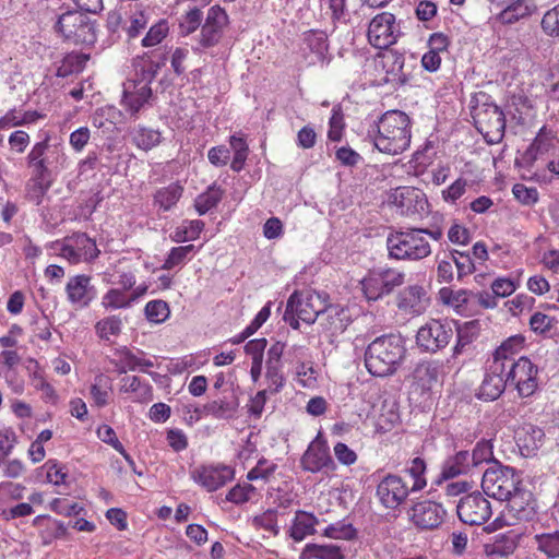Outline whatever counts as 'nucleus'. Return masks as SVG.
I'll return each mask as SVG.
<instances>
[{
	"label": "nucleus",
	"instance_id": "nucleus-1",
	"mask_svg": "<svg viewBox=\"0 0 559 559\" xmlns=\"http://www.w3.org/2000/svg\"><path fill=\"white\" fill-rule=\"evenodd\" d=\"M373 132V144L380 152L401 154L411 144V119L403 111L389 110L374 123Z\"/></svg>",
	"mask_w": 559,
	"mask_h": 559
},
{
	"label": "nucleus",
	"instance_id": "nucleus-2",
	"mask_svg": "<svg viewBox=\"0 0 559 559\" xmlns=\"http://www.w3.org/2000/svg\"><path fill=\"white\" fill-rule=\"evenodd\" d=\"M389 257L394 260L419 261L431 253L423 228L390 234L386 238Z\"/></svg>",
	"mask_w": 559,
	"mask_h": 559
},
{
	"label": "nucleus",
	"instance_id": "nucleus-3",
	"mask_svg": "<svg viewBox=\"0 0 559 559\" xmlns=\"http://www.w3.org/2000/svg\"><path fill=\"white\" fill-rule=\"evenodd\" d=\"M326 308L328 300L323 295L310 289L295 292L287 301L284 320L292 328L298 329V320L311 324Z\"/></svg>",
	"mask_w": 559,
	"mask_h": 559
},
{
	"label": "nucleus",
	"instance_id": "nucleus-4",
	"mask_svg": "<svg viewBox=\"0 0 559 559\" xmlns=\"http://www.w3.org/2000/svg\"><path fill=\"white\" fill-rule=\"evenodd\" d=\"M406 274L394 267L379 266L369 270L359 284L368 301H377L390 295L405 283Z\"/></svg>",
	"mask_w": 559,
	"mask_h": 559
},
{
	"label": "nucleus",
	"instance_id": "nucleus-5",
	"mask_svg": "<svg viewBox=\"0 0 559 559\" xmlns=\"http://www.w3.org/2000/svg\"><path fill=\"white\" fill-rule=\"evenodd\" d=\"M158 66L148 62L136 72V78L123 84L121 105L131 115H136L152 96L151 83L157 73Z\"/></svg>",
	"mask_w": 559,
	"mask_h": 559
},
{
	"label": "nucleus",
	"instance_id": "nucleus-6",
	"mask_svg": "<svg viewBox=\"0 0 559 559\" xmlns=\"http://www.w3.org/2000/svg\"><path fill=\"white\" fill-rule=\"evenodd\" d=\"M53 29L64 40H71L74 44L91 45L96 40L93 22L80 11H67L60 14Z\"/></svg>",
	"mask_w": 559,
	"mask_h": 559
},
{
	"label": "nucleus",
	"instance_id": "nucleus-7",
	"mask_svg": "<svg viewBox=\"0 0 559 559\" xmlns=\"http://www.w3.org/2000/svg\"><path fill=\"white\" fill-rule=\"evenodd\" d=\"M53 254L59 255L72 264L81 261H91L98 257L99 250L95 241L86 234L78 233L50 245Z\"/></svg>",
	"mask_w": 559,
	"mask_h": 559
},
{
	"label": "nucleus",
	"instance_id": "nucleus-8",
	"mask_svg": "<svg viewBox=\"0 0 559 559\" xmlns=\"http://www.w3.org/2000/svg\"><path fill=\"white\" fill-rule=\"evenodd\" d=\"M472 117L477 130L490 143H499L504 134L506 119L502 110L492 103L477 104L473 107Z\"/></svg>",
	"mask_w": 559,
	"mask_h": 559
},
{
	"label": "nucleus",
	"instance_id": "nucleus-9",
	"mask_svg": "<svg viewBox=\"0 0 559 559\" xmlns=\"http://www.w3.org/2000/svg\"><path fill=\"white\" fill-rule=\"evenodd\" d=\"M519 483V477L513 468L495 466L485 471L481 488L487 496L504 501L515 492Z\"/></svg>",
	"mask_w": 559,
	"mask_h": 559
},
{
	"label": "nucleus",
	"instance_id": "nucleus-10",
	"mask_svg": "<svg viewBox=\"0 0 559 559\" xmlns=\"http://www.w3.org/2000/svg\"><path fill=\"white\" fill-rule=\"evenodd\" d=\"M507 352H493L491 359L487 361V372L479 386L477 396L485 401L497 400L504 391L508 384L507 371Z\"/></svg>",
	"mask_w": 559,
	"mask_h": 559
},
{
	"label": "nucleus",
	"instance_id": "nucleus-11",
	"mask_svg": "<svg viewBox=\"0 0 559 559\" xmlns=\"http://www.w3.org/2000/svg\"><path fill=\"white\" fill-rule=\"evenodd\" d=\"M508 383L514 385L522 397H528L537 389V368L526 357H520L518 360L507 353Z\"/></svg>",
	"mask_w": 559,
	"mask_h": 559
},
{
	"label": "nucleus",
	"instance_id": "nucleus-12",
	"mask_svg": "<svg viewBox=\"0 0 559 559\" xmlns=\"http://www.w3.org/2000/svg\"><path fill=\"white\" fill-rule=\"evenodd\" d=\"M389 204L407 217H421L427 213L428 201L426 194L414 187H397L393 189L388 199Z\"/></svg>",
	"mask_w": 559,
	"mask_h": 559
},
{
	"label": "nucleus",
	"instance_id": "nucleus-13",
	"mask_svg": "<svg viewBox=\"0 0 559 559\" xmlns=\"http://www.w3.org/2000/svg\"><path fill=\"white\" fill-rule=\"evenodd\" d=\"M228 15L224 9L218 5H213L207 10L204 23L201 25L197 46L193 48L195 51H202L217 46L228 26Z\"/></svg>",
	"mask_w": 559,
	"mask_h": 559
},
{
	"label": "nucleus",
	"instance_id": "nucleus-14",
	"mask_svg": "<svg viewBox=\"0 0 559 559\" xmlns=\"http://www.w3.org/2000/svg\"><path fill=\"white\" fill-rule=\"evenodd\" d=\"M300 465L304 471L309 473H329L336 468V465L330 454V449L321 432L309 443L307 450L300 459Z\"/></svg>",
	"mask_w": 559,
	"mask_h": 559
},
{
	"label": "nucleus",
	"instance_id": "nucleus-15",
	"mask_svg": "<svg viewBox=\"0 0 559 559\" xmlns=\"http://www.w3.org/2000/svg\"><path fill=\"white\" fill-rule=\"evenodd\" d=\"M413 492L404 479L395 474H388L377 485L376 496L385 509L395 510Z\"/></svg>",
	"mask_w": 559,
	"mask_h": 559
},
{
	"label": "nucleus",
	"instance_id": "nucleus-16",
	"mask_svg": "<svg viewBox=\"0 0 559 559\" xmlns=\"http://www.w3.org/2000/svg\"><path fill=\"white\" fill-rule=\"evenodd\" d=\"M456 512L463 523L481 525L491 516V506L480 492H474L461 498Z\"/></svg>",
	"mask_w": 559,
	"mask_h": 559
},
{
	"label": "nucleus",
	"instance_id": "nucleus-17",
	"mask_svg": "<svg viewBox=\"0 0 559 559\" xmlns=\"http://www.w3.org/2000/svg\"><path fill=\"white\" fill-rule=\"evenodd\" d=\"M395 305L401 313L414 318L426 312L430 297L423 285H408L397 293Z\"/></svg>",
	"mask_w": 559,
	"mask_h": 559
},
{
	"label": "nucleus",
	"instance_id": "nucleus-18",
	"mask_svg": "<svg viewBox=\"0 0 559 559\" xmlns=\"http://www.w3.org/2000/svg\"><path fill=\"white\" fill-rule=\"evenodd\" d=\"M369 43L379 49H385L396 41L395 16L389 12L376 15L367 32Z\"/></svg>",
	"mask_w": 559,
	"mask_h": 559
},
{
	"label": "nucleus",
	"instance_id": "nucleus-19",
	"mask_svg": "<svg viewBox=\"0 0 559 559\" xmlns=\"http://www.w3.org/2000/svg\"><path fill=\"white\" fill-rule=\"evenodd\" d=\"M492 5L500 8L497 20L501 24L511 25L530 19L537 12L535 0H488Z\"/></svg>",
	"mask_w": 559,
	"mask_h": 559
},
{
	"label": "nucleus",
	"instance_id": "nucleus-20",
	"mask_svg": "<svg viewBox=\"0 0 559 559\" xmlns=\"http://www.w3.org/2000/svg\"><path fill=\"white\" fill-rule=\"evenodd\" d=\"M67 300L76 309H83L96 298L97 290L85 274L71 276L66 285Z\"/></svg>",
	"mask_w": 559,
	"mask_h": 559
},
{
	"label": "nucleus",
	"instance_id": "nucleus-21",
	"mask_svg": "<svg viewBox=\"0 0 559 559\" xmlns=\"http://www.w3.org/2000/svg\"><path fill=\"white\" fill-rule=\"evenodd\" d=\"M445 511L441 504L425 500L415 503L409 510L413 524L420 530H433L444 520Z\"/></svg>",
	"mask_w": 559,
	"mask_h": 559
},
{
	"label": "nucleus",
	"instance_id": "nucleus-22",
	"mask_svg": "<svg viewBox=\"0 0 559 559\" xmlns=\"http://www.w3.org/2000/svg\"><path fill=\"white\" fill-rule=\"evenodd\" d=\"M192 479L207 491H215L234 478V471L228 466H200L191 472Z\"/></svg>",
	"mask_w": 559,
	"mask_h": 559
},
{
	"label": "nucleus",
	"instance_id": "nucleus-23",
	"mask_svg": "<svg viewBox=\"0 0 559 559\" xmlns=\"http://www.w3.org/2000/svg\"><path fill=\"white\" fill-rule=\"evenodd\" d=\"M452 337V331L445 329L439 321H431L417 332V344L423 349H442Z\"/></svg>",
	"mask_w": 559,
	"mask_h": 559
},
{
	"label": "nucleus",
	"instance_id": "nucleus-24",
	"mask_svg": "<svg viewBox=\"0 0 559 559\" xmlns=\"http://www.w3.org/2000/svg\"><path fill=\"white\" fill-rule=\"evenodd\" d=\"M402 358L401 352H365L366 368L376 377L392 374Z\"/></svg>",
	"mask_w": 559,
	"mask_h": 559
},
{
	"label": "nucleus",
	"instance_id": "nucleus-25",
	"mask_svg": "<svg viewBox=\"0 0 559 559\" xmlns=\"http://www.w3.org/2000/svg\"><path fill=\"white\" fill-rule=\"evenodd\" d=\"M405 58L404 55L385 48L384 51L378 55V63L385 71L386 81L404 82L405 74L403 73Z\"/></svg>",
	"mask_w": 559,
	"mask_h": 559
},
{
	"label": "nucleus",
	"instance_id": "nucleus-26",
	"mask_svg": "<svg viewBox=\"0 0 559 559\" xmlns=\"http://www.w3.org/2000/svg\"><path fill=\"white\" fill-rule=\"evenodd\" d=\"M412 393L428 394L438 383V369L430 364H420L414 370Z\"/></svg>",
	"mask_w": 559,
	"mask_h": 559
},
{
	"label": "nucleus",
	"instance_id": "nucleus-27",
	"mask_svg": "<svg viewBox=\"0 0 559 559\" xmlns=\"http://www.w3.org/2000/svg\"><path fill=\"white\" fill-rule=\"evenodd\" d=\"M319 520L312 513L306 511H297L289 528V536L295 542H301L307 536L316 533V525Z\"/></svg>",
	"mask_w": 559,
	"mask_h": 559
},
{
	"label": "nucleus",
	"instance_id": "nucleus-28",
	"mask_svg": "<svg viewBox=\"0 0 559 559\" xmlns=\"http://www.w3.org/2000/svg\"><path fill=\"white\" fill-rule=\"evenodd\" d=\"M305 44L311 51L309 64L323 63L328 53V36L321 31H310L305 36Z\"/></svg>",
	"mask_w": 559,
	"mask_h": 559
},
{
	"label": "nucleus",
	"instance_id": "nucleus-29",
	"mask_svg": "<svg viewBox=\"0 0 559 559\" xmlns=\"http://www.w3.org/2000/svg\"><path fill=\"white\" fill-rule=\"evenodd\" d=\"M282 352H269L266 361V379L267 390L277 393L284 385V377L282 373Z\"/></svg>",
	"mask_w": 559,
	"mask_h": 559
},
{
	"label": "nucleus",
	"instance_id": "nucleus-30",
	"mask_svg": "<svg viewBox=\"0 0 559 559\" xmlns=\"http://www.w3.org/2000/svg\"><path fill=\"white\" fill-rule=\"evenodd\" d=\"M299 559H345L342 548L334 544H307Z\"/></svg>",
	"mask_w": 559,
	"mask_h": 559
},
{
	"label": "nucleus",
	"instance_id": "nucleus-31",
	"mask_svg": "<svg viewBox=\"0 0 559 559\" xmlns=\"http://www.w3.org/2000/svg\"><path fill=\"white\" fill-rule=\"evenodd\" d=\"M469 456L467 451H460L454 456L448 459L442 466V478L451 479L466 474L469 469Z\"/></svg>",
	"mask_w": 559,
	"mask_h": 559
},
{
	"label": "nucleus",
	"instance_id": "nucleus-32",
	"mask_svg": "<svg viewBox=\"0 0 559 559\" xmlns=\"http://www.w3.org/2000/svg\"><path fill=\"white\" fill-rule=\"evenodd\" d=\"M204 228V223L200 219L183 221L171 234V240L175 242H187L197 239Z\"/></svg>",
	"mask_w": 559,
	"mask_h": 559
},
{
	"label": "nucleus",
	"instance_id": "nucleus-33",
	"mask_svg": "<svg viewBox=\"0 0 559 559\" xmlns=\"http://www.w3.org/2000/svg\"><path fill=\"white\" fill-rule=\"evenodd\" d=\"M102 307L107 311L132 307L128 293L119 288L108 289L102 297Z\"/></svg>",
	"mask_w": 559,
	"mask_h": 559
},
{
	"label": "nucleus",
	"instance_id": "nucleus-34",
	"mask_svg": "<svg viewBox=\"0 0 559 559\" xmlns=\"http://www.w3.org/2000/svg\"><path fill=\"white\" fill-rule=\"evenodd\" d=\"M183 188L179 183H170L159 189L154 195L155 203L164 211L170 210L181 198Z\"/></svg>",
	"mask_w": 559,
	"mask_h": 559
},
{
	"label": "nucleus",
	"instance_id": "nucleus-35",
	"mask_svg": "<svg viewBox=\"0 0 559 559\" xmlns=\"http://www.w3.org/2000/svg\"><path fill=\"white\" fill-rule=\"evenodd\" d=\"M537 550L548 558L559 557V532L536 534L534 536Z\"/></svg>",
	"mask_w": 559,
	"mask_h": 559
},
{
	"label": "nucleus",
	"instance_id": "nucleus-36",
	"mask_svg": "<svg viewBox=\"0 0 559 559\" xmlns=\"http://www.w3.org/2000/svg\"><path fill=\"white\" fill-rule=\"evenodd\" d=\"M222 197L223 191L216 186H211L195 199L194 207L200 215H204L218 204Z\"/></svg>",
	"mask_w": 559,
	"mask_h": 559
},
{
	"label": "nucleus",
	"instance_id": "nucleus-37",
	"mask_svg": "<svg viewBox=\"0 0 559 559\" xmlns=\"http://www.w3.org/2000/svg\"><path fill=\"white\" fill-rule=\"evenodd\" d=\"M406 473L413 478L409 487L413 492L420 491L427 486L426 462L423 459H413L406 467Z\"/></svg>",
	"mask_w": 559,
	"mask_h": 559
},
{
	"label": "nucleus",
	"instance_id": "nucleus-38",
	"mask_svg": "<svg viewBox=\"0 0 559 559\" xmlns=\"http://www.w3.org/2000/svg\"><path fill=\"white\" fill-rule=\"evenodd\" d=\"M162 141V135L157 130L140 127L133 132L134 144L144 151L152 150Z\"/></svg>",
	"mask_w": 559,
	"mask_h": 559
},
{
	"label": "nucleus",
	"instance_id": "nucleus-39",
	"mask_svg": "<svg viewBox=\"0 0 559 559\" xmlns=\"http://www.w3.org/2000/svg\"><path fill=\"white\" fill-rule=\"evenodd\" d=\"M144 313L151 323L159 324L169 318L170 309L166 301L156 299L145 305Z\"/></svg>",
	"mask_w": 559,
	"mask_h": 559
},
{
	"label": "nucleus",
	"instance_id": "nucleus-40",
	"mask_svg": "<svg viewBox=\"0 0 559 559\" xmlns=\"http://www.w3.org/2000/svg\"><path fill=\"white\" fill-rule=\"evenodd\" d=\"M122 356L117 364V370L120 373H126L127 371H146L147 368L153 366L151 360L136 357L131 354V352H121Z\"/></svg>",
	"mask_w": 559,
	"mask_h": 559
},
{
	"label": "nucleus",
	"instance_id": "nucleus-41",
	"mask_svg": "<svg viewBox=\"0 0 559 559\" xmlns=\"http://www.w3.org/2000/svg\"><path fill=\"white\" fill-rule=\"evenodd\" d=\"M195 252L193 245L174 247L170 249L167 258L165 259L162 269L171 270L185 263V261Z\"/></svg>",
	"mask_w": 559,
	"mask_h": 559
},
{
	"label": "nucleus",
	"instance_id": "nucleus-42",
	"mask_svg": "<svg viewBox=\"0 0 559 559\" xmlns=\"http://www.w3.org/2000/svg\"><path fill=\"white\" fill-rule=\"evenodd\" d=\"M122 322L118 316H109L98 321L96 324V332L103 340L110 341L121 332Z\"/></svg>",
	"mask_w": 559,
	"mask_h": 559
},
{
	"label": "nucleus",
	"instance_id": "nucleus-43",
	"mask_svg": "<svg viewBox=\"0 0 559 559\" xmlns=\"http://www.w3.org/2000/svg\"><path fill=\"white\" fill-rule=\"evenodd\" d=\"M110 391V381L104 376L99 374L95 378V382L91 386V395L94 403L98 407L107 405Z\"/></svg>",
	"mask_w": 559,
	"mask_h": 559
},
{
	"label": "nucleus",
	"instance_id": "nucleus-44",
	"mask_svg": "<svg viewBox=\"0 0 559 559\" xmlns=\"http://www.w3.org/2000/svg\"><path fill=\"white\" fill-rule=\"evenodd\" d=\"M468 295L469 293L465 289L453 290L449 287H443L439 290L442 302L455 308L457 311L467 304Z\"/></svg>",
	"mask_w": 559,
	"mask_h": 559
},
{
	"label": "nucleus",
	"instance_id": "nucleus-45",
	"mask_svg": "<svg viewBox=\"0 0 559 559\" xmlns=\"http://www.w3.org/2000/svg\"><path fill=\"white\" fill-rule=\"evenodd\" d=\"M271 309L270 304L264 306L258 314L254 317V319L251 321V323L246 328V330L238 336L230 340L233 345H238L242 343L247 337L252 335L270 317Z\"/></svg>",
	"mask_w": 559,
	"mask_h": 559
},
{
	"label": "nucleus",
	"instance_id": "nucleus-46",
	"mask_svg": "<svg viewBox=\"0 0 559 559\" xmlns=\"http://www.w3.org/2000/svg\"><path fill=\"white\" fill-rule=\"evenodd\" d=\"M555 138L549 132L542 129L531 144L528 153L532 154L534 158H537L538 155L549 153L555 147Z\"/></svg>",
	"mask_w": 559,
	"mask_h": 559
},
{
	"label": "nucleus",
	"instance_id": "nucleus-47",
	"mask_svg": "<svg viewBox=\"0 0 559 559\" xmlns=\"http://www.w3.org/2000/svg\"><path fill=\"white\" fill-rule=\"evenodd\" d=\"M522 431L524 433V438L520 435L519 440L522 441V447L526 449L527 452L534 451L542 445L545 435L540 428L528 425L524 427Z\"/></svg>",
	"mask_w": 559,
	"mask_h": 559
},
{
	"label": "nucleus",
	"instance_id": "nucleus-48",
	"mask_svg": "<svg viewBox=\"0 0 559 559\" xmlns=\"http://www.w3.org/2000/svg\"><path fill=\"white\" fill-rule=\"evenodd\" d=\"M169 31L168 23L165 20H160L151 26L145 37L142 39V46L153 47L162 43L167 36Z\"/></svg>",
	"mask_w": 559,
	"mask_h": 559
},
{
	"label": "nucleus",
	"instance_id": "nucleus-49",
	"mask_svg": "<svg viewBox=\"0 0 559 559\" xmlns=\"http://www.w3.org/2000/svg\"><path fill=\"white\" fill-rule=\"evenodd\" d=\"M202 11L198 8H193L186 12L181 17L179 22L180 32L183 35H190L193 33L202 22Z\"/></svg>",
	"mask_w": 559,
	"mask_h": 559
},
{
	"label": "nucleus",
	"instance_id": "nucleus-50",
	"mask_svg": "<svg viewBox=\"0 0 559 559\" xmlns=\"http://www.w3.org/2000/svg\"><path fill=\"white\" fill-rule=\"evenodd\" d=\"M355 535L356 531L352 524H346L343 522L331 524L323 532V536L333 539H352L355 537Z\"/></svg>",
	"mask_w": 559,
	"mask_h": 559
},
{
	"label": "nucleus",
	"instance_id": "nucleus-51",
	"mask_svg": "<svg viewBox=\"0 0 559 559\" xmlns=\"http://www.w3.org/2000/svg\"><path fill=\"white\" fill-rule=\"evenodd\" d=\"M530 497L531 495L528 492L521 491L519 488H516L515 492L506 501H508L510 511L514 512L518 518H522L526 512L525 504L528 506Z\"/></svg>",
	"mask_w": 559,
	"mask_h": 559
},
{
	"label": "nucleus",
	"instance_id": "nucleus-52",
	"mask_svg": "<svg viewBox=\"0 0 559 559\" xmlns=\"http://www.w3.org/2000/svg\"><path fill=\"white\" fill-rule=\"evenodd\" d=\"M253 524L255 527H262L271 532L273 535H277L280 533V528L277 526V513L275 510H267L264 513L254 516Z\"/></svg>",
	"mask_w": 559,
	"mask_h": 559
},
{
	"label": "nucleus",
	"instance_id": "nucleus-53",
	"mask_svg": "<svg viewBox=\"0 0 559 559\" xmlns=\"http://www.w3.org/2000/svg\"><path fill=\"white\" fill-rule=\"evenodd\" d=\"M275 469L276 464L269 462L265 459H261L258 461L257 465L249 471L247 478L249 480H266L275 472Z\"/></svg>",
	"mask_w": 559,
	"mask_h": 559
},
{
	"label": "nucleus",
	"instance_id": "nucleus-54",
	"mask_svg": "<svg viewBox=\"0 0 559 559\" xmlns=\"http://www.w3.org/2000/svg\"><path fill=\"white\" fill-rule=\"evenodd\" d=\"M254 487L251 484L236 485L227 493L226 500L236 504L247 502L251 493L254 492Z\"/></svg>",
	"mask_w": 559,
	"mask_h": 559
},
{
	"label": "nucleus",
	"instance_id": "nucleus-55",
	"mask_svg": "<svg viewBox=\"0 0 559 559\" xmlns=\"http://www.w3.org/2000/svg\"><path fill=\"white\" fill-rule=\"evenodd\" d=\"M542 28L550 36H559V5H556L544 14Z\"/></svg>",
	"mask_w": 559,
	"mask_h": 559
},
{
	"label": "nucleus",
	"instance_id": "nucleus-56",
	"mask_svg": "<svg viewBox=\"0 0 559 559\" xmlns=\"http://www.w3.org/2000/svg\"><path fill=\"white\" fill-rule=\"evenodd\" d=\"M47 147V141L38 142L33 146L32 151L28 154L29 163L32 164V166L35 167V169L39 174H43L47 169L46 162L44 158V154Z\"/></svg>",
	"mask_w": 559,
	"mask_h": 559
},
{
	"label": "nucleus",
	"instance_id": "nucleus-57",
	"mask_svg": "<svg viewBox=\"0 0 559 559\" xmlns=\"http://www.w3.org/2000/svg\"><path fill=\"white\" fill-rule=\"evenodd\" d=\"M454 262L450 254L438 261L437 280L439 283L449 284L454 280Z\"/></svg>",
	"mask_w": 559,
	"mask_h": 559
},
{
	"label": "nucleus",
	"instance_id": "nucleus-58",
	"mask_svg": "<svg viewBox=\"0 0 559 559\" xmlns=\"http://www.w3.org/2000/svg\"><path fill=\"white\" fill-rule=\"evenodd\" d=\"M371 347L404 348L405 341L400 333H390L377 337L368 347V349H371Z\"/></svg>",
	"mask_w": 559,
	"mask_h": 559
},
{
	"label": "nucleus",
	"instance_id": "nucleus-59",
	"mask_svg": "<svg viewBox=\"0 0 559 559\" xmlns=\"http://www.w3.org/2000/svg\"><path fill=\"white\" fill-rule=\"evenodd\" d=\"M554 318L542 313L535 312L530 319V326L535 333L544 334L554 326Z\"/></svg>",
	"mask_w": 559,
	"mask_h": 559
},
{
	"label": "nucleus",
	"instance_id": "nucleus-60",
	"mask_svg": "<svg viewBox=\"0 0 559 559\" xmlns=\"http://www.w3.org/2000/svg\"><path fill=\"white\" fill-rule=\"evenodd\" d=\"M45 467L47 468V479L49 483L53 485H60L66 483L68 474L67 472H64L63 466H61L57 461H47Z\"/></svg>",
	"mask_w": 559,
	"mask_h": 559
},
{
	"label": "nucleus",
	"instance_id": "nucleus-61",
	"mask_svg": "<svg viewBox=\"0 0 559 559\" xmlns=\"http://www.w3.org/2000/svg\"><path fill=\"white\" fill-rule=\"evenodd\" d=\"M512 192L516 200L523 204H534L538 200V193L535 188H527L522 183H516L512 188Z\"/></svg>",
	"mask_w": 559,
	"mask_h": 559
},
{
	"label": "nucleus",
	"instance_id": "nucleus-62",
	"mask_svg": "<svg viewBox=\"0 0 559 559\" xmlns=\"http://www.w3.org/2000/svg\"><path fill=\"white\" fill-rule=\"evenodd\" d=\"M148 19L143 11L134 12L130 17V24L127 26L129 37H136L147 25Z\"/></svg>",
	"mask_w": 559,
	"mask_h": 559
},
{
	"label": "nucleus",
	"instance_id": "nucleus-63",
	"mask_svg": "<svg viewBox=\"0 0 559 559\" xmlns=\"http://www.w3.org/2000/svg\"><path fill=\"white\" fill-rule=\"evenodd\" d=\"M467 181L466 179H456L448 189L442 191V198L445 202L454 203L459 200L466 191Z\"/></svg>",
	"mask_w": 559,
	"mask_h": 559
},
{
	"label": "nucleus",
	"instance_id": "nucleus-64",
	"mask_svg": "<svg viewBox=\"0 0 559 559\" xmlns=\"http://www.w3.org/2000/svg\"><path fill=\"white\" fill-rule=\"evenodd\" d=\"M492 459V445L489 441H480L476 444L472 453L473 465H479L483 462H489Z\"/></svg>",
	"mask_w": 559,
	"mask_h": 559
}]
</instances>
